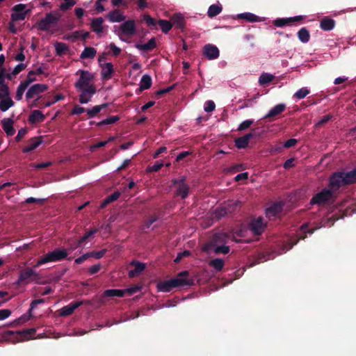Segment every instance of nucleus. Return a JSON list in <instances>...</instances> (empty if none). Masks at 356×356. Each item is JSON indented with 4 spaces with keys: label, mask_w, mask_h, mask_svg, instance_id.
Wrapping results in <instances>:
<instances>
[{
    "label": "nucleus",
    "mask_w": 356,
    "mask_h": 356,
    "mask_svg": "<svg viewBox=\"0 0 356 356\" xmlns=\"http://www.w3.org/2000/svg\"><path fill=\"white\" fill-rule=\"evenodd\" d=\"M80 77L74 83L76 90L81 92L79 96V102L81 104H88L91 101L93 95L97 92L95 86L92 83L95 76L87 70H79L76 72Z\"/></svg>",
    "instance_id": "1"
},
{
    "label": "nucleus",
    "mask_w": 356,
    "mask_h": 356,
    "mask_svg": "<svg viewBox=\"0 0 356 356\" xmlns=\"http://www.w3.org/2000/svg\"><path fill=\"white\" fill-rule=\"evenodd\" d=\"M193 284L194 280L189 277L188 271L184 270L179 273L175 278L159 282L157 289L159 291L170 292L175 288L190 286Z\"/></svg>",
    "instance_id": "2"
},
{
    "label": "nucleus",
    "mask_w": 356,
    "mask_h": 356,
    "mask_svg": "<svg viewBox=\"0 0 356 356\" xmlns=\"http://www.w3.org/2000/svg\"><path fill=\"white\" fill-rule=\"evenodd\" d=\"M68 253L66 250L56 248L53 251L49 252L40 257L34 267L38 268L49 262H57L62 261L65 259Z\"/></svg>",
    "instance_id": "3"
},
{
    "label": "nucleus",
    "mask_w": 356,
    "mask_h": 356,
    "mask_svg": "<svg viewBox=\"0 0 356 356\" xmlns=\"http://www.w3.org/2000/svg\"><path fill=\"white\" fill-rule=\"evenodd\" d=\"M335 200V193L330 188H324L315 194L310 200L312 205H325L332 204Z\"/></svg>",
    "instance_id": "4"
},
{
    "label": "nucleus",
    "mask_w": 356,
    "mask_h": 356,
    "mask_svg": "<svg viewBox=\"0 0 356 356\" xmlns=\"http://www.w3.org/2000/svg\"><path fill=\"white\" fill-rule=\"evenodd\" d=\"M229 240V235L228 234L225 232L216 233L212 236L210 241L203 246L202 250L209 252L213 248L227 244Z\"/></svg>",
    "instance_id": "5"
},
{
    "label": "nucleus",
    "mask_w": 356,
    "mask_h": 356,
    "mask_svg": "<svg viewBox=\"0 0 356 356\" xmlns=\"http://www.w3.org/2000/svg\"><path fill=\"white\" fill-rule=\"evenodd\" d=\"M60 14L57 12L47 13L45 17L38 22V29L40 31H46L57 24L60 19Z\"/></svg>",
    "instance_id": "6"
},
{
    "label": "nucleus",
    "mask_w": 356,
    "mask_h": 356,
    "mask_svg": "<svg viewBox=\"0 0 356 356\" xmlns=\"http://www.w3.org/2000/svg\"><path fill=\"white\" fill-rule=\"evenodd\" d=\"M35 332V328L26 329L16 332L11 330H7L3 332L2 338L4 340H11L15 341V339L16 337H20L22 340H29L33 338Z\"/></svg>",
    "instance_id": "7"
},
{
    "label": "nucleus",
    "mask_w": 356,
    "mask_h": 356,
    "mask_svg": "<svg viewBox=\"0 0 356 356\" xmlns=\"http://www.w3.org/2000/svg\"><path fill=\"white\" fill-rule=\"evenodd\" d=\"M185 181V176L172 180V186L176 187L175 195L180 197L183 200H185L188 197L190 191V186L186 184Z\"/></svg>",
    "instance_id": "8"
},
{
    "label": "nucleus",
    "mask_w": 356,
    "mask_h": 356,
    "mask_svg": "<svg viewBox=\"0 0 356 356\" xmlns=\"http://www.w3.org/2000/svg\"><path fill=\"white\" fill-rule=\"evenodd\" d=\"M346 186L343 176V171L334 172L330 177L329 186L335 193L341 186Z\"/></svg>",
    "instance_id": "9"
},
{
    "label": "nucleus",
    "mask_w": 356,
    "mask_h": 356,
    "mask_svg": "<svg viewBox=\"0 0 356 356\" xmlns=\"http://www.w3.org/2000/svg\"><path fill=\"white\" fill-rule=\"evenodd\" d=\"M38 278V274L35 270L31 268H26L19 272V275L16 283L18 284L24 282L29 283Z\"/></svg>",
    "instance_id": "10"
},
{
    "label": "nucleus",
    "mask_w": 356,
    "mask_h": 356,
    "mask_svg": "<svg viewBox=\"0 0 356 356\" xmlns=\"http://www.w3.org/2000/svg\"><path fill=\"white\" fill-rule=\"evenodd\" d=\"M25 8V4L19 3L14 6L12 8L13 13L11 14V20L13 22H17L25 19L27 13L30 12V10H24Z\"/></svg>",
    "instance_id": "11"
},
{
    "label": "nucleus",
    "mask_w": 356,
    "mask_h": 356,
    "mask_svg": "<svg viewBox=\"0 0 356 356\" xmlns=\"http://www.w3.org/2000/svg\"><path fill=\"white\" fill-rule=\"evenodd\" d=\"M266 223L262 217H259L251 221L250 224V229L254 235H260L264 231Z\"/></svg>",
    "instance_id": "12"
},
{
    "label": "nucleus",
    "mask_w": 356,
    "mask_h": 356,
    "mask_svg": "<svg viewBox=\"0 0 356 356\" xmlns=\"http://www.w3.org/2000/svg\"><path fill=\"white\" fill-rule=\"evenodd\" d=\"M304 19V16L298 15L288 18H277L273 21L274 26L277 27H283L284 26H291L293 22H300Z\"/></svg>",
    "instance_id": "13"
},
{
    "label": "nucleus",
    "mask_w": 356,
    "mask_h": 356,
    "mask_svg": "<svg viewBox=\"0 0 356 356\" xmlns=\"http://www.w3.org/2000/svg\"><path fill=\"white\" fill-rule=\"evenodd\" d=\"M286 109L285 104H278L273 107L268 113L263 118L265 120H268L269 122H272L274 119L284 112Z\"/></svg>",
    "instance_id": "14"
},
{
    "label": "nucleus",
    "mask_w": 356,
    "mask_h": 356,
    "mask_svg": "<svg viewBox=\"0 0 356 356\" xmlns=\"http://www.w3.org/2000/svg\"><path fill=\"white\" fill-rule=\"evenodd\" d=\"M48 89V86L46 84L37 83L33 85L26 93L27 99L33 98L35 95L44 92Z\"/></svg>",
    "instance_id": "15"
},
{
    "label": "nucleus",
    "mask_w": 356,
    "mask_h": 356,
    "mask_svg": "<svg viewBox=\"0 0 356 356\" xmlns=\"http://www.w3.org/2000/svg\"><path fill=\"white\" fill-rule=\"evenodd\" d=\"M203 54L209 60H214L219 57L220 52L218 47L211 44L204 45Z\"/></svg>",
    "instance_id": "16"
},
{
    "label": "nucleus",
    "mask_w": 356,
    "mask_h": 356,
    "mask_svg": "<svg viewBox=\"0 0 356 356\" xmlns=\"http://www.w3.org/2000/svg\"><path fill=\"white\" fill-rule=\"evenodd\" d=\"M120 30L122 33L131 36L136 32V24L134 20H127L122 23L120 26Z\"/></svg>",
    "instance_id": "17"
},
{
    "label": "nucleus",
    "mask_w": 356,
    "mask_h": 356,
    "mask_svg": "<svg viewBox=\"0 0 356 356\" xmlns=\"http://www.w3.org/2000/svg\"><path fill=\"white\" fill-rule=\"evenodd\" d=\"M255 136L254 132H250L242 137L236 138L234 140L235 146L238 149H244L248 147L250 140Z\"/></svg>",
    "instance_id": "18"
},
{
    "label": "nucleus",
    "mask_w": 356,
    "mask_h": 356,
    "mask_svg": "<svg viewBox=\"0 0 356 356\" xmlns=\"http://www.w3.org/2000/svg\"><path fill=\"white\" fill-rule=\"evenodd\" d=\"M42 142L41 137H33L26 142V145L23 148L24 153H29L35 149Z\"/></svg>",
    "instance_id": "19"
},
{
    "label": "nucleus",
    "mask_w": 356,
    "mask_h": 356,
    "mask_svg": "<svg viewBox=\"0 0 356 356\" xmlns=\"http://www.w3.org/2000/svg\"><path fill=\"white\" fill-rule=\"evenodd\" d=\"M83 305V301L72 302L68 305L60 309V316H67L71 315L76 309Z\"/></svg>",
    "instance_id": "20"
},
{
    "label": "nucleus",
    "mask_w": 356,
    "mask_h": 356,
    "mask_svg": "<svg viewBox=\"0 0 356 356\" xmlns=\"http://www.w3.org/2000/svg\"><path fill=\"white\" fill-rule=\"evenodd\" d=\"M13 124L14 121L11 118H4L1 120L2 128L8 136H12L15 133Z\"/></svg>",
    "instance_id": "21"
},
{
    "label": "nucleus",
    "mask_w": 356,
    "mask_h": 356,
    "mask_svg": "<svg viewBox=\"0 0 356 356\" xmlns=\"http://www.w3.org/2000/svg\"><path fill=\"white\" fill-rule=\"evenodd\" d=\"M131 265L134 266V269L129 272V277L132 278L138 276L145 269V264L144 263L132 261Z\"/></svg>",
    "instance_id": "22"
},
{
    "label": "nucleus",
    "mask_w": 356,
    "mask_h": 356,
    "mask_svg": "<svg viewBox=\"0 0 356 356\" xmlns=\"http://www.w3.org/2000/svg\"><path fill=\"white\" fill-rule=\"evenodd\" d=\"M113 72V65L111 63H106L102 66L101 75L103 79L108 80L111 79Z\"/></svg>",
    "instance_id": "23"
},
{
    "label": "nucleus",
    "mask_w": 356,
    "mask_h": 356,
    "mask_svg": "<svg viewBox=\"0 0 356 356\" xmlns=\"http://www.w3.org/2000/svg\"><path fill=\"white\" fill-rule=\"evenodd\" d=\"M29 122L31 124L42 122L45 120L44 115L39 110H33L29 116Z\"/></svg>",
    "instance_id": "24"
},
{
    "label": "nucleus",
    "mask_w": 356,
    "mask_h": 356,
    "mask_svg": "<svg viewBox=\"0 0 356 356\" xmlns=\"http://www.w3.org/2000/svg\"><path fill=\"white\" fill-rule=\"evenodd\" d=\"M106 17L111 22H120L124 21L126 18L122 13L118 9L111 11Z\"/></svg>",
    "instance_id": "25"
},
{
    "label": "nucleus",
    "mask_w": 356,
    "mask_h": 356,
    "mask_svg": "<svg viewBox=\"0 0 356 356\" xmlns=\"http://www.w3.org/2000/svg\"><path fill=\"white\" fill-rule=\"evenodd\" d=\"M314 229H308V224L305 223L301 225L300 228V233H298V238L293 243H292L290 248H291L293 245H296L299 240H303L307 237V234H313Z\"/></svg>",
    "instance_id": "26"
},
{
    "label": "nucleus",
    "mask_w": 356,
    "mask_h": 356,
    "mask_svg": "<svg viewBox=\"0 0 356 356\" xmlns=\"http://www.w3.org/2000/svg\"><path fill=\"white\" fill-rule=\"evenodd\" d=\"M335 26V21L328 17H323L320 22V28L325 31H330Z\"/></svg>",
    "instance_id": "27"
},
{
    "label": "nucleus",
    "mask_w": 356,
    "mask_h": 356,
    "mask_svg": "<svg viewBox=\"0 0 356 356\" xmlns=\"http://www.w3.org/2000/svg\"><path fill=\"white\" fill-rule=\"evenodd\" d=\"M172 26L175 25L177 28L179 29H184L185 27V19L183 15L181 13H177L172 15L170 18Z\"/></svg>",
    "instance_id": "28"
},
{
    "label": "nucleus",
    "mask_w": 356,
    "mask_h": 356,
    "mask_svg": "<svg viewBox=\"0 0 356 356\" xmlns=\"http://www.w3.org/2000/svg\"><path fill=\"white\" fill-rule=\"evenodd\" d=\"M156 47V42L155 38H152L147 43L136 44L135 47L139 50H143L145 51H149L153 50Z\"/></svg>",
    "instance_id": "29"
},
{
    "label": "nucleus",
    "mask_w": 356,
    "mask_h": 356,
    "mask_svg": "<svg viewBox=\"0 0 356 356\" xmlns=\"http://www.w3.org/2000/svg\"><path fill=\"white\" fill-rule=\"evenodd\" d=\"M103 23L104 19L102 17L93 19L90 24L92 31L95 32L97 34L102 33L104 29Z\"/></svg>",
    "instance_id": "30"
},
{
    "label": "nucleus",
    "mask_w": 356,
    "mask_h": 356,
    "mask_svg": "<svg viewBox=\"0 0 356 356\" xmlns=\"http://www.w3.org/2000/svg\"><path fill=\"white\" fill-rule=\"evenodd\" d=\"M345 185H350L356 183V168L348 172H343Z\"/></svg>",
    "instance_id": "31"
},
{
    "label": "nucleus",
    "mask_w": 356,
    "mask_h": 356,
    "mask_svg": "<svg viewBox=\"0 0 356 356\" xmlns=\"http://www.w3.org/2000/svg\"><path fill=\"white\" fill-rule=\"evenodd\" d=\"M110 105L109 103H104L100 105H96L93 106L92 108L87 109L86 113L88 115V118H92L95 115H97L101 111L107 108Z\"/></svg>",
    "instance_id": "32"
},
{
    "label": "nucleus",
    "mask_w": 356,
    "mask_h": 356,
    "mask_svg": "<svg viewBox=\"0 0 356 356\" xmlns=\"http://www.w3.org/2000/svg\"><path fill=\"white\" fill-rule=\"evenodd\" d=\"M0 110L2 112L8 111L10 107L15 105V102L11 99L10 96H6L0 98Z\"/></svg>",
    "instance_id": "33"
},
{
    "label": "nucleus",
    "mask_w": 356,
    "mask_h": 356,
    "mask_svg": "<svg viewBox=\"0 0 356 356\" xmlns=\"http://www.w3.org/2000/svg\"><path fill=\"white\" fill-rule=\"evenodd\" d=\"M125 293L126 291L122 289H107L104 292L102 298L124 297Z\"/></svg>",
    "instance_id": "34"
},
{
    "label": "nucleus",
    "mask_w": 356,
    "mask_h": 356,
    "mask_svg": "<svg viewBox=\"0 0 356 356\" xmlns=\"http://www.w3.org/2000/svg\"><path fill=\"white\" fill-rule=\"evenodd\" d=\"M152 86V78L148 74H145L142 76L140 83V87L139 90L140 92L149 89Z\"/></svg>",
    "instance_id": "35"
},
{
    "label": "nucleus",
    "mask_w": 356,
    "mask_h": 356,
    "mask_svg": "<svg viewBox=\"0 0 356 356\" xmlns=\"http://www.w3.org/2000/svg\"><path fill=\"white\" fill-rule=\"evenodd\" d=\"M238 18L245 19L249 22H256L261 21V18L259 16L251 13H244L239 14L238 15Z\"/></svg>",
    "instance_id": "36"
},
{
    "label": "nucleus",
    "mask_w": 356,
    "mask_h": 356,
    "mask_svg": "<svg viewBox=\"0 0 356 356\" xmlns=\"http://www.w3.org/2000/svg\"><path fill=\"white\" fill-rule=\"evenodd\" d=\"M298 39L303 43H307L310 40V33L306 27L301 28L297 33Z\"/></svg>",
    "instance_id": "37"
},
{
    "label": "nucleus",
    "mask_w": 356,
    "mask_h": 356,
    "mask_svg": "<svg viewBox=\"0 0 356 356\" xmlns=\"http://www.w3.org/2000/svg\"><path fill=\"white\" fill-rule=\"evenodd\" d=\"M97 54V51L94 47H86L81 52L80 58L81 59L93 58Z\"/></svg>",
    "instance_id": "38"
},
{
    "label": "nucleus",
    "mask_w": 356,
    "mask_h": 356,
    "mask_svg": "<svg viewBox=\"0 0 356 356\" xmlns=\"http://www.w3.org/2000/svg\"><path fill=\"white\" fill-rule=\"evenodd\" d=\"M222 10V6L218 4H212L208 9L207 15L210 18H213L219 15Z\"/></svg>",
    "instance_id": "39"
},
{
    "label": "nucleus",
    "mask_w": 356,
    "mask_h": 356,
    "mask_svg": "<svg viewBox=\"0 0 356 356\" xmlns=\"http://www.w3.org/2000/svg\"><path fill=\"white\" fill-rule=\"evenodd\" d=\"M97 229H93L86 232L82 237H81L79 240L76 241V245L75 247L72 248V250H75L78 247L81 246L86 240H88L91 236L97 233Z\"/></svg>",
    "instance_id": "40"
},
{
    "label": "nucleus",
    "mask_w": 356,
    "mask_h": 356,
    "mask_svg": "<svg viewBox=\"0 0 356 356\" xmlns=\"http://www.w3.org/2000/svg\"><path fill=\"white\" fill-rule=\"evenodd\" d=\"M55 50L56 55L62 56L67 53L69 51L68 46L63 42H56L55 44Z\"/></svg>",
    "instance_id": "41"
},
{
    "label": "nucleus",
    "mask_w": 356,
    "mask_h": 356,
    "mask_svg": "<svg viewBox=\"0 0 356 356\" xmlns=\"http://www.w3.org/2000/svg\"><path fill=\"white\" fill-rule=\"evenodd\" d=\"M157 24L159 25L161 31L164 33H168V31L172 29V24L171 22V20L170 21H168L166 19H159L158 22H157Z\"/></svg>",
    "instance_id": "42"
},
{
    "label": "nucleus",
    "mask_w": 356,
    "mask_h": 356,
    "mask_svg": "<svg viewBox=\"0 0 356 356\" xmlns=\"http://www.w3.org/2000/svg\"><path fill=\"white\" fill-rule=\"evenodd\" d=\"M225 265L224 261L222 259L216 258L212 259L209 262V266L213 267L216 270L220 271Z\"/></svg>",
    "instance_id": "43"
},
{
    "label": "nucleus",
    "mask_w": 356,
    "mask_h": 356,
    "mask_svg": "<svg viewBox=\"0 0 356 356\" xmlns=\"http://www.w3.org/2000/svg\"><path fill=\"white\" fill-rule=\"evenodd\" d=\"M120 120L118 115L110 116L109 118L104 119L99 122H97V126L100 127L103 125L114 124Z\"/></svg>",
    "instance_id": "44"
},
{
    "label": "nucleus",
    "mask_w": 356,
    "mask_h": 356,
    "mask_svg": "<svg viewBox=\"0 0 356 356\" xmlns=\"http://www.w3.org/2000/svg\"><path fill=\"white\" fill-rule=\"evenodd\" d=\"M32 317V313H29L28 312L27 314H24L19 318L15 319L13 322L10 323V325H17L23 324L26 322H27Z\"/></svg>",
    "instance_id": "45"
},
{
    "label": "nucleus",
    "mask_w": 356,
    "mask_h": 356,
    "mask_svg": "<svg viewBox=\"0 0 356 356\" xmlns=\"http://www.w3.org/2000/svg\"><path fill=\"white\" fill-rule=\"evenodd\" d=\"M273 79H274L273 75H272L270 74H268V73H263L259 76V83L261 86L266 85V84L269 83L270 82H271Z\"/></svg>",
    "instance_id": "46"
},
{
    "label": "nucleus",
    "mask_w": 356,
    "mask_h": 356,
    "mask_svg": "<svg viewBox=\"0 0 356 356\" xmlns=\"http://www.w3.org/2000/svg\"><path fill=\"white\" fill-rule=\"evenodd\" d=\"M230 248L229 246L225 245H218L215 248H213L211 249V251H213L216 254H227L229 252Z\"/></svg>",
    "instance_id": "47"
},
{
    "label": "nucleus",
    "mask_w": 356,
    "mask_h": 356,
    "mask_svg": "<svg viewBox=\"0 0 356 356\" xmlns=\"http://www.w3.org/2000/svg\"><path fill=\"white\" fill-rule=\"evenodd\" d=\"M77 2V0H63V2L60 5V9L63 11H65L74 6Z\"/></svg>",
    "instance_id": "48"
},
{
    "label": "nucleus",
    "mask_w": 356,
    "mask_h": 356,
    "mask_svg": "<svg viewBox=\"0 0 356 356\" xmlns=\"http://www.w3.org/2000/svg\"><path fill=\"white\" fill-rule=\"evenodd\" d=\"M309 92L310 90L307 88H302L294 94L293 97L298 99H301L305 98L307 95L309 94Z\"/></svg>",
    "instance_id": "49"
},
{
    "label": "nucleus",
    "mask_w": 356,
    "mask_h": 356,
    "mask_svg": "<svg viewBox=\"0 0 356 356\" xmlns=\"http://www.w3.org/2000/svg\"><path fill=\"white\" fill-rule=\"evenodd\" d=\"M10 92L6 83L0 84V98L10 96Z\"/></svg>",
    "instance_id": "50"
},
{
    "label": "nucleus",
    "mask_w": 356,
    "mask_h": 356,
    "mask_svg": "<svg viewBox=\"0 0 356 356\" xmlns=\"http://www.w3.org/2000/svg\"><path fill=\"white\" fill-rule=\"evenodd\" d=\"M163 166V162L161 161H156L154 165L151 166H148L147 168V171L148 172H157L159 171L162 167Z\"/></svg>",
    "instance_id": "51"
},
{
    "label": "nucleus",
    "mask_w": 356,
    "mask_h": 356,
    "mask_svg": "<svg viewBox=\"0 0 356 356\" xmlns=\"http://www.w3.org/2000/svg\"><path fill=\"white\" fill-rule=\"evenodd\" d=\"M253 123H254L253 120H244L239 124V126L238 127V131H241L248 129Z\"/></svg>",
    "instance_id": "52"
},
{
    "label": "nucleus",
    "mask_w": 356,
    "mask_h": 356,
    "mask_svg": "<svg viewBox=\"0 0 356 356\" xmlns=\"http://www.w3.org/2000/svg\"><path fill=\"white\" fill-rule=\"evenodd\" d=\"M216 104L211 100H208L204 104V111L207 113L211 112L215 110Z\"/></svg>",
    "instance_id": "53"
},
{
    "label": "nucleus",
    "mask_w": 356,
    "mask_h": 356,
    "mask_svg": "<svg viewBox=\"0 0 356 356\" xmlns=\"http://www.w3.org/2000/svg\"><path fill=\"white\" fill-rule=\"evenodd\" d=\"M86 110L87 109H86L84 107L75 105L71 111V115H80L84 112H86Z\"/></svg>",
    "instance_id": "54"
},
{
    "label": "nucleus",
    "mask_w": 356,
    "mask_h": 356,
    "mask_svg": "<svg viewBox=\"0 0 356 356\" xmlns=\"http://www.w3.org/2000/svg\"><path fill=\"white\" fill-rule=\"evenodd\" d=\"M106 252V250L103 249L99 251L90 252L89 253L90 254V257H95V259H101L105 255Z\"/></svg>",
    "instance_id": "55"
},
{
    "label": "nucleus",
    "mask_w": 356,
    "mask_h": 356,
    "mask_svg": "<svg viewBox=\"0 0 356 356\" xmlns=\"http://www.w3.org/2000/svg\"><path fill=\"white\" fill-rule=\"evenodd\" d=\"M44 302V299H35L33 300L30 304V308L29 309V312L31 314L32 311L37 307L38 305L42 304Z\"/></svg>",
    "instance_id": "56"
},
{
    "label": "nucleus",
    "mask_w": 356,
    "mask_h": 356,
    "mask_svg": "<svg viewBox=\"0 0 356 356\" xmlns=\"http://www.w3.org/2000/svg\"><path fill=\"white\" fill-rule=\"evenodd\" d=\"M143 19L145 22V23L149 26H154L157 24L156 20L149 15H145L143 17Z\"/></svg>",
    "instance_id": "57"
},
{
    "label": "nucleus",
    "mask_w": 356,
    "mask_h": 356,
    "mask_svg": "<svg viewBox=\"0 0 356 356\" xmlns=\"http://www.w3.org/2000/svg\"><path fill=\"white\" fill-rule=\"evenodd\" d=\"M332 118V115H324L316 124V127H321L323 126L324 124L327 123V122H329L331 119Z\"/></svg>",
    "instance_id": "58"
},
{
    "label": "nucleus",
    "mask_w": 356,
    "mask_h": 356,
    "mask_svg": "<svg viewBox=\"0 0 356 356\" xmlns=\"http://www.w3.org/2000/svg\"><path fill=\"white\" fill-rule=\"evenodd\" d=\"M11 310L8 309H0V321L8 318L11 315Z\"/></svg>",
    "instance_id": "59"
},
{
    "label": "nucleus",
    "mask_w": 356,
    "mask_h": 356,
    "mask_svg": "<svg viewBox=\"0 0 356 356\" xmlns=\"http://www.w3.org/2000/svg\"><path fill=\"white\" fill-rule=\"evenodd\" d=\"M26 65L24 63H20L17 65L13 71L12 72V74L15 76L18 74L19 72H21L22 70H24L26 68Z\"/></svg>",
    "instance_id": "60"
},
{
    "label": "nucleus",
    "mask_w": 356,
    "mask_h": 356,
    "mask_svg": "<svg viewBox=\"0 0 356 356\" xmlns=\"http://www.w3.org/2000/svg\"><path fill=\"white\" fill-rule=\"evenodd\" d=\"M27 134V129L26 128H22L18 131L17 135L15 137V140L19 142Z\"/></svg>",
    "instance_id": "61"
},
{
    "label": "nucleus",
    "mask_w": 356,
    "mask_h": 356,
    "mask_svg": "<svg viewBox=\"0 0 356 356\" xmlns=\"http://www.w3.org/2000/svg\"><path fill=\"white\" fill-rule=\"evenodd\" d=\"M227 213V212L225 208H218L215 211L216 216L218 218L225 216Z\"/></svg>",
    "instance_id": "62"
},
{
    "label": "nucleus",
    "mask_w": 356,
    "mask_h": 356,
    "mask_svg": "<svg viewBox=\"0 0 356 356\" xmlns=\"http://www.w3.org/2000/svg\"><path fill=\"white\" fill-rule=\"evenodd\" d=\"M158 220L156 216H150L145 222V226L146 228H149L150 226Z\"/></svg>",
    "instance_id": "63"
},
{
    "label": "nucleus",
    "mask_w": 356,
    "mask_h": 356,
    "mask_svg": "<svg viewBox=\"0 0 356 356\" xmlns=\"http://www.w3.org/2000/svg\"><path fill=\"white\" fill-rule=\"evenodd\" d=\"M109 48L113 52V56H118L121 53V49L118 47L114 43H111L109 44Z\"/></svg>",
    "instance_id": "64"
}]
</instances>
